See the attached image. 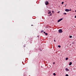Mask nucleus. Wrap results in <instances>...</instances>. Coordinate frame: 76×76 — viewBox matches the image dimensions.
<instances>
[{"instance_id": "nucleus-12", "label": "nucleus", "mask_w": 76, "mask_h": 76, "mask_svg": "<svg viewBox=\"0 0 76 76\" xmlns=\"http://www.w3.org/2000/svg\"><path fill=\"white\" fill-rule=\"evenodd\" d=\"M45 34L46 35H48V33H45Z\"/></svg>"}, {"instance_id": "nucleus-1", "label": "nucleus", "mask_w": 76, "mask_h": 76, "mask_svg": "<svg viewBox=\"0 0 76 76\" xmlns=\"http://www.w3.org/2000/svg\"><path fill=\"white\" fill-rule=\"evenodd\" d=\"M58 32H59V33H60V34L61 33H62V32H63V31H62V29H60L59 30Z\"/></svg>"}, {"instance_id": "nucleus-17", "label": "nucleus", "mask_w": 76, "mask_h": 76, "mask_svg": "<svg viewBox=\"0 0 76 76\" xmlns=\"http://www.w3.org/2000/svg\"><path fill=\"white\" fill-rule=\"evenodd\" d=\"M52 13H54V11H52Z\"/></svg>"}, {"instance_id": "nucleus-18", "label": "nucleus", "mask_w": 76, "mask_h": 76, "mask_svg": "<svg viewBox=\"0 0 76 76\" xmlns=\"http://www.w3.org/2000/svg\"><path fill=\"white\" fill-rule=\"evenodd\" d=\"M44 34H45V32L44 31L43 32Z\"/></svg>"}, {"instance_id": "nucleus-21", "label": "nucleus", "mask_w": 76, "mask_h": 76, "mask_svg": "<svg viewBox=\"0 0 76 76\" xmlns=\"http://www.w3.org/2000/svg\"><path fill=\"white\" fill-rule=\"evenodd\" d=\"M53 64H55V63L53 62Z\"/></svg>"}, {"instance_id": "nucleus-9", "label": "nucleus", "mask_w": 76, "mask_h": 76, "mask_svg": "<svg viewBox=\"0 0 76 76\" xmlns=\"http://www.w3.org/2000/svg\"><path fill=\"white\" fill-rule=\"evenodd\" d=\"M58 47H59V48H61V46L60 45H58Z\"/></svg>"}, {"instance_id": "nucleus-2", "label": "nucleus", "mask_w": 76, "mask_h": 76, "mask_svg": "<svg viewBox=\"0 0 76 76\" xmlns=\"http://www.w3.org/2000/svg\"><path fill=\"white\" fill-rule=\"evenodd\" d=\"M45 5L47 6V5H48V1H46L45 2Z\"/></svg>"}, {"instance_id": "nucleus-11", "label": "nucleus", "mask_w": 76, "mask_h": 76, "mask_svg": "<svg viewBox=\"0 0 76 76\" xmlns=\"http://www.w3.org/2000/svg\"><path fill=\"white\" fill-rule=\"evenodd\" d=\"M56 74L55 73H54L53 74V75H54V76H56Z\"/></svg>"}, {"instance_id": "nucleus-8", "label": "nucleus", "mask_w": 76, "mask_h": 76, "mask_svg": "<svg viewBox=\"0 0 76 76\" xmlns=\"http://www.w3.org/2000/svg\"><path fill=\"white\" fill-rule=\"evenodd\" d=\"M44 32V31L42 30V31H41V32L42 33V32Z\"/></svg>"}, {"instance_id": "nucleus-20", "label": "nucleus", "mask_w": 76, "mask_h": 76, "mask_svg": "<svg viewBox=\"0 0 76 76\" xmlns=\"http://www.w3.org/2000/svg\"><path fill=\"white\" fill-rule=\"evenodd\" d=\"M54 42H56V40H54Z\"/></svg>"}, {"instance_id": "nucleus-26", "label": "nucleus", "mask_w": 76, "mask_h": 76, "mask_svg": "<svg viewBox=\"0 0 76 76\" xmlns=\"http://www.w3.org/2000/svg\"><path fill=\"white\" fill-rule=\"evenodd\" d=\"M31 26H34L33 25H31Z\"/></svg>"}, {"instance_id": "nucleus-13", "label": "nucleus", "mask_w": 76, "mask_h": 76, "mask_svg": "<svg viewBox=\"0 0 76 76\" xmlns=\"http://www.w3.org/2000/svg\"><path fill=\"white\" fill-rule=\"evenodd\" d=\"M61 4H64V2H62V3H61Z\"/></svg>"}, {"instance_id": "nucleus-25", "label": "nucleus", "mask_w": 76, "mask_h": 76, "mask_svg": "<svg viewBox=\"0 0 76 76\" xmlns=\"http://www.w3.org/2000/svg\"><path fill=\"white\" fill-rule=\"evenodd\" d=\"M37 37H39V36H38Z\"/></svg>"}, {"instance_id": "nucleus-16", "label": "nucleus", "mask_w": 76, "mask_h": 76, "mask_svg": "<svg viewBox=\"0 0 76 76\" xmlns=\"http://www.w3.org/2000/svg\"><path fill=\"white\" fill-rule=\"evenodd\" d=\"M66 76H69V75H68V74H66Z\"/></svg>"}, {"instance_id": "nucleus-24", "label": "nucleus", "mask_w": 76, "mask_h": 76, "mask_svg": "<svg viewBox=\"0 0 76 76\" xmlns=\"http://www.w3.org/2000/svg\"><path fill=\"white\" fill-rule=\"evenodd\" d=\"M60 13V11H59V12H58V13Z\"/></svg>"}, {"instance_id": "nucleus-23", "label": "nucleus", "mask_w": 76, "mask_h": 76, "mask_svg": "<svg viewBox=\"0 0 76 76\" xmlns=\"http://www.w3.org/2000/svg\"><path fill=\"white\" fill-rule=\"evenodd\" d=\"M66 5H67L65 4V6H66Z\"/></svg>"}, {"instance_id": "nucleus-15", "label": "nucleus", "mask_w": 76, "mask_h": 76, "mask_svg": "<svg viewBox=\"0 0 76 76\" xmlns=\"http://www.w3.org/2000/svg\"><path fill=\"white\" fill-rule=\"evenodd\" d=\"M51 13V12H48V14H50V13Z\"/></svg>"}, {"instance_id": "nucleus-7", "label": "nucleus", "mask_w": 76, "mask_h": 76, "mask_svg": "<svg viewBox=\"0 0 76 76\" xmlns=\"http://www.w3.org/2000/svg\"><path fill=\"white\" fill-rule=\"evenodd\" d=\"M68 59H69V58H66V60H68Z\"/></svg>"}, {"instance_id": "nucleus-3", "label": "nucleus", "mask_w": 76, "mask_h": 76, "mask_svg": "<svg viewBox=\"0 0 76 76\" xmlns=\"http://www.w3.org/2000/svg\"><path fill=\"white\" fill-rule=\"evenodd\" d=\"M62 19H63L62 18H61L60 19L58 20V22H60V21H61V20H62Z\"/></svg>"}, {"instance_id": "nucleus-4", "label": "nucleus", "mask_w": 76, "mask_h": 76, "mask_svg": "<svg viewBox=\"0 0 76 76\" xmlns=\"http://www.w3.org/2000/svg\"><path fill=\"white\" fill-rule=\"evenodd\" d=\"M65 11L66 12H69V10L68 9H65Z\"/></svg>"}, {"instance_id": "nucleus-10", "label": "nucleus", "mask_w": 76, "mask_h": 76, "mask_svg": "<svg viewBox=\"0 0 76 76\" xmlns=\"http://www.w3.org/2000/svg\"><path fill=\"white\" fill-rule=\"evenodd\" d=\"M69 38H72V36H69Z\"/></svg>"}, {"instance_id": "nucleus-29", "label": "nucleus", "mask_w": 76, "mask_h": 76, "mask_svg": "<svg viewBox=\"0 0 76 76\" xmlns=\"http://www.w3.org/2000/svg\"><path fill=\"white\" fill-rule=\"evenodd\" d=\"M41 67H42V66H41Z\"/></svg>"}, {"instance_id": "nucleus-27", "label": "nucleus", "mask_w": 76, "mask_h": 76, "mask_svg": "<svg viewBox=\"0 0 76 76\" xmlns=\"http://www.w3.org/2000/svg\"><path fill=\"white\" fill-rule=\"evenodd\" d=\"M75 12H76V10H75Z\"/></svg>"}, {"instance_id": "nucleus-19", "label": "nucleus", "mask_w": 76, "mask_h": 76, "mask_svg": "<svg viewBox=\"0 0 76 76\" xmlns=\"http://www.w3.org/2000/svg\"><path fill=\"white\" fill-rule=\"evenodd\" d=\"M69 11H72V10H69Z\"/></svg>"}, {"instance_id": "nucleus-14", "label": "nucleus", "mask_w": 76, "mask_h": 76, "mask_svg": "<svg viewBox=\"0 0 76 76\" xmlns=\"http://www.w3.org/2000/svg\"><path fill=\"white\" fill-rule=\"evenodd\" d=\"M67 14V13H64V15H66Z\"/></svg>"}, {"instance_id": "nucleus-6", "label": "nucleus", "mask_w": 76, "mask_h": 76, "mask_svg": "<svg viewBox=\"0 0 76 76\" xmlns=\"http://www.w3.org/2000/svg\"><path fill=\"white\" fill-rule=\"evenodd\" d=\"M65 70L66 71H69V69H68V68H66L65 69Z\"/></svg>"}, {"instance_id": "nucleus-28", "label": "nucleus", "mask_w": 76, "mask_h": 76, "mask_svg": "<svg viewBox=\"0 0 76 76\" xmlns=\"http://www.w3.org/2000/svg\"><path fill=\"white\" fill-rule=\"evenodd\" d=\"M51 14L50 15V16H51Z\"/></svg>"}, {"instance_id": "nucleus-22", "label": "nucleus", "mask_w": 76, "mask_h": 76, "mask_svg": "<svg viewBox=\"0 0 76 76\" xmlns=\"http://www.w3.org/2000/svg\"><path fill=\"white\" fill-rule=\"evenodd\" d=\"M75 18H76V15L75 16Z\"/></svg>"}, {"instance_id": "nucleus-5", "label": "nucleus", "mask_w": 76, "mask_h": 76, "mask_svg": "<svg viewBox=\"0 0 76 76\" xmlns=\"http://www.w3.org/2000/svg\"><path fill=\"white\" fill-rule=\"evenodd\" d=\"M72 62H70L69 64V65L71 66V65H72Z\"/></svg>"}]
</instances>
